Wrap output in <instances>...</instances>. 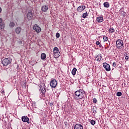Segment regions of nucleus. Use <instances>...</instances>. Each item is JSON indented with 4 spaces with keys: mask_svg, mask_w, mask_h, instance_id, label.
I'll list each match as a JSON object with an SVG mask.
<instances>
[{
    "mask_svg": "<svg viewBox=\"0 0 129 129\" xmlns=\"http://www.w3.org/2000/svg\"><path fill=\"white\" fill-rule=\"evenodd\" d=\"M109 33H110L111 34H112V33H114V29L113 28H110L109 30Z\"/></svg>",
    "mask_w": 129,
    "mask_h": 129,
    "instance_id": "nucleus-24",
    "label": "nucleus"
},
{
    "mask_svg": "<svg viewBox=\"0 0 129 129\" xmlns=\"http://www.w3.org/2000/svg\"><path fill=\"white\" fill-rule=\"evenodd\" d=\"M112 66H113V67H115V66H116V62H114L112 64Z\"/></svg>",
    "mask_w": 129,
    "mask_h": 129,
    "instance_id": "nucleus-30",
    "label": "nucleus"
},
{
    "mask_svg": "<svg viewBox=\"0 0 129 129\" xmlns=\"http://www.w3.org/2000/svg\"><path fill=\"white\" fill-rule=\"evenodd\" d=\"M21 119L23 122H27V123H30V119L27 116H22Z\"/></svg>",
    "mask_w": 129,
    "mask_h": 129,
    "instance_id": "nucleus-11",
    "label": "nucleus"
},
{
    "mask_svg": "<svg viewBox=\"0 0 129 129\" xmlns=\"http://www.w3.org/2000/svg\"><path fill=\"white\" fill-rule=\"evenodd\" d=\"M95 112H96V111L95 110Z\"/></svg>",
    "mask_w": 129,
    "mask_h": 129,
    "instance_id": "nucleus-44",
    "label": "nucleus"
},
{
    "mask_svg": "<svg viewBox=\"0 0 129 129\" xmlns=\"http://www.w3.org/2000/svg\"><path fill=\"white\" fill-rule=\"evenodd\" d=\"M46 55L45 53H42L41 54V60H43V61L46 60Z\"/></svg>",
    "mask_w": 129,
    "mask_h": 129,
    "instance_id": "nucleus-16",
    "label": "nucleus"
},
{
    "mask_svg": "<svg viewBox=\"0 0 129 129\" xmlns=\"http://www.w3.org/2000/svg\"><path fill=\"white\" fill-rule=\"evenodd\" d=\"M19 67H20V66H19V65L17 66V68H19Z\"/></svg>",
    "mask_w": 129,
    "mask_h": 129,
    "instance_id": "nucleus-42",
    "label": "nucleus"
},
{
    "mask_svg": "<svg viewBox=\"0 0 129 129\" xmlns=\"http://www.w3.org/2000/svg\"><path fill=\"white\" fill-rule=\"evenodd\" d=\"M59 2H62V0H59Z\"/></svg>",
    "mask_w": 129,
    "mask_h": 129,
    "instance_id": "nucleus-43",
    "label": "nucleus"
},
{
    "mask_svg": "<svg viewBox=\"0 0 129 129\" xmlns=\"http://www.w3.org/2000/svg\"><path fill=\"white\" fill-rule=\"evenodd\" d=\"M103 5L105 8H109V3L108 2H105Z\"/></svg>",
    "mask_w": 129,
    "mask_h": 129,
    "instance_id": "nucleus-21",
    "label": "nucleus"
},
{
    "mask_svg": "<svg viewBox=\"0 0 129 129\" xmlns=\"http://www.w3.org/2000/svg\"><path fill=\"white\" fill-rule=\"evenodd\" d=\"M2 13V8L0 7V13Z\"/></svg>",
    "mask_w": 129,
    "mask_h": 129,
    "instance_id": "nucleus-37",
    "label": "nucleus"
},
{
    "mask_svg": "<svg viewBox=\"0 0 129 129\" xmlns=\"http://www.w3.org/2000/svg\"><path fill=\"white\" fill-rule=\"evenodd\" d=\"M39 91L41 94V95H45V93H46V86L45 85V84L40 85Z\"/></svg>",
    "mask_w": 129,
    "mask_h": 129,
    "instance_id": "nucleus-4",
    "label": "nucleus"
},
{
    "mask_svg": "<svg viewBox=\"0 0 129 129\" xmlns=\"http://www.w3.org/2000/svg\"><path fill=\"white\" fill-rule=\"evenodd\" d=\"M86 7L85 6H80L79 7H78L77 11L79 13H82L84 10H85Z\"/></svg>",
    "mask_w": 129,
    "mask_h": 129,
    "instance_id": "nucleus-12",
    "label": "nucleus"
},
{
    "mask_svg": "<svg viewBox=\"0 0 129 129\" xmlns=\"http://www.w3.org/2000/svg\"><path fill=\"white\" fill-rule=\"evenodd\" d=\"M99 48H102V45H101V44L100 43V44L98 45Z\"/></svg>",
    "mask_w": 129,
    "mask_h": 129,
    "instance_id": "nucleus-34",
    "label": "nucleus"
},
{
    "mask_svg": "<svg viewBox=\"0 0 129 129\" xmlns=\"http://www.w3.org/2000/svg\"><path fill=\"white\" fill-rule=\"evenodd\" d=\"M74 129H83V126L81 124H76L74 125Z\"/></svg>",
    "mask_w": 129,
    "mask_h": 129,
    "instance_id": "nucleus-13",
    "label": "nucleus"
},
{
    "mask_svg": "<svg viewBox=\"0 0 129 129\" xmlns=\"http://www.w3.org/2000/svg\"><path fill=\"white\" fill-rule=\"evenodd\" d=\"M119 68H121V67H122V64H121V66H119Z\"/></svg>",
    "mask_w": 129,
    "mask_h": 129,
    "instance_id": "nucleus-38",
    "label": "nucleus"
},
{
    "mask_svg": "<svg viewBox=\"0 0 129 129\" xmlns=\"http://www.w3.org/2000/svg\"><path fill=\"white\" fill-rule=\"evenodd\" d=\"M53 55L55 58H58L60 56V51L59 48L57 47H55L53 48Z\"/></svg>",
    "mask_w": 129,
    "mask_h": 129,
    "instance_id": "nucleus-5",
    "label": "nucleus"
},
{
    "mask_svg": "<svg viewBox=\"0 0 129 129\" xmlns=\"http://www.w3.org/2000/svg\"><path fill=\"white\" fill-rule=\"evenodd\" d=\"M50 105L51 106H52L53 105V103H50Z\"/></svg>",
    "mask_w": 129,
    "mask_h": 129,
    "instance_id": "nucleus-36",
    "label": "nucleus"
},
{
    "mask_svg": "<svg viewBox=\"0 0 129 129\" xmlns=\"http://www.w3.org/2000/svg\"><path fill=\"white\" fill-rule=\"evenodd\" d=\"M107 45L109 46L110 45V41H109V40H108V42L107 43Z\"/></svg>",
    "mask_w": 129,
    "mask_h": 129,
    "instance_id": "nucleus-32",
    "label": "nucleus"
},
{
    "mask_svg": "<svg viewBox=\"0 0 129 129\" xmlns=\"http://www.w3.org/2000/svg\"><path fill=\"white\" fill-rule=\"evenodd\" d=\"M57 80H52L50 82V86L51 88H55L57 86Z\"/></svg>",
    "mask_w": 129,
    "mask_h": 129,
    "instance_id": "nucleus-7",
    "label": "nucleus"
},
{
    "mask_svg": "<svg viewBox=\"0 0 129 129\" xmlns=\"http://www.w3.org/2000/svg\"><path fill=\"white\" fill-rule=\"evenodd\" d=\"M103 66L104 68L105 69L106 71H110V66L107 63L104 62L103 63Z\"/></svg>",
    "mask_w": 129,
    "mask_h": 129,
    "instance_id": "nucleus-10",
    "label": "nucleus"
},
{
    "mask_svg": "<svg viewBox=\"0 0 129 129\" xmlns=\"http://www.w3.org/2000/svg\"><path fill=\"white\" fill-rule=\"evenodd\" d=\"M97 22H98V23H102V22H103V17H98L97 18Z\"/></svg>",
    "mask_w": 129,
    "mask_h": 129,
    "instance_id": "nucleus-15",
    "label": "nucleus"
},
{
    "mask_svg": "<svg viewBox=\"0 0 129 129\" xmlns=\"http://www.w3.org/2000/svg\"><path fill=\"white\" fill-rule=\"evenodd\" d=\"M55 36H56V38H60V33H56Z\"/></svg>",
    "mask_w": 129,
    "mask_h": 129,
    "instance_id": "nucleus-29",
    "label": "nucleus"
},
{
    "mask_svg": "<svg viewBox=\"0 0 129 129\" xmlns=\"http://www.w3.org/2000/svg\"><path fill=\"white\" fill-rule=\"evenodd\" d=\"M6 26V24L5 23H2L0 24V30H3L5 29V27Z\"/></svg>",
    "mask_w": 129,
    "mask_h": 129,
    "instance_id": "nucleus-17",
    "label": "nucleus"
},
{
    "mask_svg": "<svg viewBox=\"0 0 129 129\" xmlns=\"http://www.w3.org/2000/svg\"><path fill=\"white\" fill-rule=\"evenodd\" d=\"M33 30L37 33H41V31H42V28H41V27L37 24L33 25Z\"/></svg>",
    "mask_w": 129,
    "mask_h": 129,
    "instance_id": "nucleus-6",
    "label": "nucleus"
},
{
    "mask_svg": "<svg viewBox=\"0 0 129 129\" xmlns=\"http://www.w3.org/2000/svg\"><path fill=\"white\" fill-rule=\"evenodd\" d=\"M21 31H22V28L20 27H17L15 28V33H16V34H20Z\"/></svg>",
    "mask_w": 129,
    "mask_h": 129,
    "instance_id": "nucleus-14",
    "label": "nucleus"
},
{
    "mask_svg": "<svg viewBox=\"0 0 129 129\" xmlns=\"http://www.w3.org/2000/svg\"><path fill=\"white\" fill-rule=\"evenodd\" d=\"M41 10L42 13H47L48 10H49V6L44 5L41 6Z\"/></svg>",
    "mask_w": 129,
    "mask_h": 129,
    "instance_id": "nucleus-8",
    "label": "nucleus"
},
{
    "mask_svg": "<svg viewBox=\"0 0 129 129\" xmlns=\"http://www.w3.org/2000/svg\"><path fill=\"white\" fill-rule=\"evenodd\" d=\"M20 43L22 44V41H20Z\"/></svg>",
    "mask_w": 129,
    "mask_h": 129,
    "instance_id": "nucleus-41",
    "label": "nucleus"
},
{
    "mask_svg": "<svg viewBox=\"0 0 129 129\" xmlns=\"http://www.w3.org/2000/svg\"><path fill=\"white\" fill-rule=\"evenodd\" d=\"M119 14L121 16H124V11L122 9H120L119 11Z\"/></svg>",
    "mask_w": 129,
    "mask_h": 129,
    "instance_id": "nucleus-22",
    "label": "nucleus"
},
{
    "mask_svg": "<svg viewBox=\"0 0 129 129\" xmlns=\"http://www.w3.org/2000/svg\"><path fill=\"white\" fill-rule=\"evenodd\" d=\"M89 122H90L92 125H94V124L96 123L95 120H89Z\"/></svg>",
    "mask_w": 129,
    "mask_h": 129,
    "instance_id": "nucleus-23",
    "label": "nucleus"
},
{
    "mask_svg": "<svg viewBox=\"0 0 129 129\" xmlns=\"http://www.w3.org/2000/svg\"><path fill=\"white\" fill-rule=\"evenodd\" d=\"M76 71H77V69L74 68L72 71V74L74 76L76 74Z\"/></svg>",
    "mask_w": 129,
    "mask_h": 129,
    "instance_id": "nucleus-19",
    "label": "nucleus"
},
{
    "mask_svg": "<svg viewBox=\"0 0 129 129\" xmlns=\"http://www.w3.org/2000/svg\"><path fill=\"white\" fill-rule=\"evenodd\" d=\"M87 16H88V13L87 12L84 13L83 14V16H82L83 18L85 19L86 18V17H87Z\"/></svg>",
    "mask_w": 129,
    "mask_h": 129,
    "instance_id": "nucleus-25",
    "label": "nucleus"
},
{
    "mask_svg": "<svg viewBox=\"0 0 129 129\" xmlns=\"http://www.w3.org/2000/svg\"><path fill=\"white\" fill-rule=\"evenodd\" d=\"M104 42H106L108 41V37L107 36H104L103 37Z\"/></svg>",
    "mask_w": 129,
    "mask_h": 129,
    "instance_id": "nucleus-26",
    "label": "nucleus"
},
{
    "mask_svg": "<svg viewBox=\"0 0 129 129\" xmlns=\"http://www.w3.org/2000/svg\"><path fill=\"white\" fill-rule=\"evenodd\" d=\"M96 45H100V42L99 41H96Z\"/></svg>",
    "mask_w": 129,
    "mask_h": 129,
    "instance_id": "nucleus-31",
    "label": "nucleus"
},
{
    "mask_svg": "<svg viewBox=\"0 0 129 129\" xmlns=\"http://www.w3.org/2000/svg\"><path fill=\"white\" fill-rule=\"evenodd\" d=\"M15 22H10V24H9V27L10 28H14V27H15Z\"/></svg>",
    "mask_w": 129,
    "mask_h": 129,
    "instance_id": "nucleus-20",
    "label": "nucleus"
},
{
    "mask_svg": "<svg viewBox=\"0 0 129 129\" xmlns=\"http://www.w3.org/2000/svg\"><path fill=\"white\" fill-rule=\"evenodd\" d=\"M39 109H37V112H39Z\"/></svg>",
    "mask_w": 129,
    "mask_h": 129,
    "instance_id": "nucleus-40",
    "label": "nucleus"
},
{
    "mask_svg": "<svg viewBox=\"0 0 129 129\" xmlns=\"http://www.w3.org/2000/svg\"><path fill=\"white\" fill-rule=\"evenodd\" d=\"M102 58L101 54H99L96 57V59H97V61H100L101 60V58Z\"/></svg>",
    "mask_w": 129,
    "mask_h": 129,
    "instance_id": "nucleus-18",
    "label": "nucleus"
},
{
    "mask_svg": "<svg viewBox=\"0 0 129 129\" xmlns=\"http://www.w3.org/2000/svg\"><path fill=\"white\" fill-rule=\"evenodd\" d=\"M33 12H32L31 10L28 11L26 15L27 19H28V20H32V19H33Z\"/></svg>",
    "mask_w": 129,
    "mask_h": 129,
    "instance_id": "nucleus-9",
    "label": "nucleus"
},
{
    "mask_svg": "<svg viewBox=\"0 0 129 129\" xmlns=\"http://www.w3.org/2000/svg\"><path fill=\"white\" fill-rule=\"evenodd\" d=\"M5 93V91H2V94H4Z\"/></svg>",
    "mask_w": 129,
    "mask_h": 129,
    "instance_id": "nucleus-39",
    "label": "nucleus"
},
{
    "mask_svg": "<svg viewBox=\"0 0 129 129\" xmlns=\"http://www.w3.org/2000/svg\"><path fill=\"white\" fill-rule=\"evenodd\" d=\"M116 95L117 96H121V95H122V93H121L120 92H118L116 93Z\"/></svg>",
    "mask_w": 129,
    "mask_h": 129,
    "instance_id": "nucleus-27",
    "label": "nucleus"
},
{
    "mask_svg": "<svg viewBox=\"0 0 129 129\" xmlns=\"http://www.w3.org/2000/svg\"><path fill=\"white\" fill-rule=\"evenodd\" d=\"M12 63V58L8 57L7 58H5L2 61V64L4 66H8L9 64Z\"/></svg>",
    "mask_w": 129,
    "mask_h": 129,
    "instance_id": "nucleus-3",
    "label": "nucleus"
},
{
    "mask_svg": "<svg viewBox=\"0 0 129 129\" xmlns=\"http://www.w3.org/2000/svg\"><path fill=\"white\" fill-rule=\"evenodd\" d=\"M85 95V92L81 90H78L75 93V99H82Z\"/></svg>",
    "mask_w": 129,
    "mask_h": 129,
    "instance_id": "nucleus-1",
    "label": "nucleus"
},
{
    "mask_svg": "<svg viewBox=\"0 0 129 129\" xmlns=\"http://www.w3.org/2000/svg\"><path fill=\"white\" fill-rule=\"evenodd\" d=\"M128 58H129L128 56H126L125 57V60H128Z\"/></svg>",
    "mask_w": 129,
    "mask_h": 129,
    "instance_id": "nucleus-33",
    "label": "nucleus"
},
{
    "mask_svg": "<svg viewBox=\"0 0 129 129\" xmlns=\"http://www.w3.org/2000/svg\"><path fill=\"white\" fill-rule=\"evenodd\" d=\"M93 103H96L97 102V100L96 98H94L93 99Z\"/></svg>",
    "mask_w": 129,
    "mask_h": 129,
    "instance_id": "nucleus-28",
    "label": "nucleus"
},
{
    "mask_svg": "<svg viewBox=\"0 0 129 129\" xmlns=\"http://www.w3.org/2000/svg\"><path fill=\"white\" fill-rule=\"evenodd\" d=\"M3 22V19L2 18H0V24H2Z\"/></svg>",
    "mask_w": 129,
    "mask_h": 129,
    "instance_id": "nucleus-35",
    "label": "nucleus"
},
{
    "mask_svg": "<svg viewBox=\"0 0 129 129\" xmlns=\"http://www.w3.org/2000/svg\"><path fill=\"white\" fill-rule=\"evenodd\" d=\"M115 46L117 49H122V48H124L123 41L121 39H118L116 41Z\"/></svg>",
    "mask_w": 129,
    "mask_h": 129,
    "instance_id": "nucleus-2",
    "label": "nucleus"
}]
</instances>
